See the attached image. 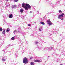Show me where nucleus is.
Returning a JSON list of instances; mask_svg holds the SVG:
<instances>
[{
    "mask_svg": "<svg viewBox=\"0 0 65 65\" xmlns=\"http://www.w3.org/2000/svg\"><path fill=\"white\" fill-rule=\"evenodd\" d=\"M22 6L23 7L25 10H28V9H31V6L30 5L28 4H25L23 3L22 4Z\"/></svg>",
    "mask_w": 65,
    "mask_h": 65,
    "instance_id": "obj_1",
    "label": "nucleus"
},
{
    "mask_svg": "<svg viewBox=\"0 0 65 65\" xmlns=\"http://www.w3.org/2000/svg\"><path fill=\"white\" fill-rule=\"evenodd\" d=\"M29 62V60L27 59V58L25 57L23 60V62L24 64H27Z\"/></svg>",
    "mask_w": 65,
    "mask_h": 65,
    "instance_id": "obj_2",
    "label": "nucleus"
},
{
    "mask_svg": "<svg viewBox=\"0 0 65 65\" xmlns=\"http://www.w3.org/2000/svg\"><path fill=\"white\" fill-rule=\"evenodd\" d=\"M64 14L63 13H62L60 15H58V18L59 19H60L61 20H62L63 21L64 20V19L63 18H63L64 17Z\"/></svg>",
    "mask_w": 65,
    "mask_h": 65,
    "instance_id": "obj_3",
    "label": "nucleus"
},
{
    "mask_svg": "<svg viewBox=\"0 0 65 65\" xmlns=\"http://www.w3.org/2000/svg\"><path fill=\"white\" fill-rule=\"evenodd\" d=\"M47 23L49 25H52V23L50 21V20H47Z\"/></svg>",
    "mask_w": 65,
    "mask_h": 65,
    "instance_id": "obj_4",
    "label": "nucleus"
},
{
    "mask_svg": "<svg viewBox=\"0 0 65 65\" xmlns=\"http://www.w3.org/2000/svg\"><path fill=\"white\" fill-rule=\"evenodd\" d=\"M9 18H13V16L12 15V14H11L9 15Z\"/></svg>",
    "mask_w": 65,
    "mask_h": 65,
    "instance_id": "obj_5",
    "label": "nucleus"
},
{
    "mask_svg": "<svg viewBox=\"0 0 65 65\" xmlns=\"http://www.w3.org/2000/svg\"><path fill=\"white\" fill-rule=\"evenodd\" d=\"M12 9H13V8H17V5H12Z\"/></svg>",
    "mask_w": 65,
    "mask_h": 65,
    "instance_id": "obj_6",
    "label": "nucleus"
},
{
    "mask_svg": "<svg viewBox=\"0 0 65 65\" xmlns=\"http://www.w3.org/2000/svg\"><path fill=\"white\" fill-rule=\"evenodd\" d=\"M18 32H18L19 33H20V32L21 31V28L19 27L18 29L17 30Z\"/></svg>",
    "mask_w": 65,
    "mask_h": 65,
    "instance_id": "obj_7",
    "label": "nucleus"
},
{
    "mask_svg": "<svg viewBox=\"0 0 65 65\" xmlns=\"http://www.w3.org/2000/svg\"><path fill=\"white\" fill-rule=\"evenodd\" d=\"M24 11V10L23 9H20V12L21 13H23Z\"/></svg>",
    "mask_w": 65,
    "mask_h": 65,
    "instance_id": "obj_8",
    "label": "nucleus"
},
{
    "mask_svg": "<svg viewBox=\"0 0 65 65\" xmlns=\"http://www.w3.org/2000/svg\"><path fill=\"white\" fill-rule=\"evenodd\" d=\"M38 48L39 49V51H40V50H41V49H42V47L39 46L38 47Z\"/></svg>",
    "mask_w": 65,
    "mask_h": 65,
    "instance_id": "obj_9",
    "label": "nucleus"
},
{
    "mask_svg": "<svg viewBox=\"0 0 65 65\" xmlns=\"http://www.w3.org/2000/svg\"><path fill=\"white\" fill-rule=\"evenodd\" d=\"M46 2H47L48 3H49L50 4H52V3H51V2H50L48 0H46Z\"/></svg>",
    "mask_w": 65,
    "mask_h": 65,
    "instance_id": "obj_10",
    "label": "nucleus"
},
{
    "mask_svg": "<svg viewBox=\"0 0 65 65\" xmlns=\"http://www.w3.org/2000/svg\"><path fill=\"white\" fill-rule=\"evenodd\" d=\"M42 27H41L39 29V31H42Z\"/></svg>",
    "mask_w": 65,
    "mask_h": 65,
    "instance_id": "obj_11",
    "label": "nucleus"
},
{
    "mask_svg": "<svg viewBox=\"0 0 65 65\" xmlns=\"http://www.w3.org/2000/svg\"><path fill=\"white\" fill-rule=\"evenodd\" d=\"M15 56L16 57H18V54L17 53H15Z\"/></svg>",
    "mask_w": 65,
    "mask_h": 65,
    "instance_id": "obj_12",
    "label": "nucleus"
},
{
    "mask_svg": "<svg viewBox=\"0 0 65 65\" xmlns=\"http://www.w3.org/2000/svg\"><path fill=\"white\" fill-rule=\"evenodd\" d=\"M6 32H7V33L9 32V29H8L6 31Z\"/></svg>",
    "mask_w": 65,
    "mask_h": 65,
    "instance_id": "obj_13",
    "label": "nucleus"
},
{
    "mask_svg": "<svg viewBox=\"0 0 65 65\" xmlns=\"http://www.w3.org/2000/svg\"><path fill=\"white\" fill-rule=\"evenodd\" d=\"M31 65H35V63L33 62H31L30 63Z\"/></svg>",
    "mask_w": 65,
    "mask_h": 65,
    "instance_id": "obj_14",
    "label": "nucleus"
},
{
    "mask_svg": "<svg viewBox=\"0 0 65 65\" xmlns=\"http://www.w3.org/2000/svg\"><path fill=\"white\" fill-rule=\"evenodd\" d=\"M5 30H4L2 32L3 34H5Z\"/></svg>",
    "mask_w": 65,
    "mask_h": 65,
    "instance_id": "obj_15",
    "label": "nucleus"
},
{
    "mask_svg": "<svg viewBox=\"0 0 65 65\" xmlns=\"http://www.w3.org/2000/svg\"><path fill=\"white\" fill-rule=\"evenodd\" d=\"M37 62H38L39 63H40L41 62V61H40L39 60H37Z\"/></svg>",
    "mask_w": 65,
    "mask_h": 65,
    "instance_id": "obj_16",
    "label": "nucleus"
},
{
    "mask_svg": "<svg viewBox=\"0 0 65 65\" xmlns=\"http://www.w3.org/2000/svg\"><path fill=\"white\" fill-rule=\"evenodd\" d=\"M40 24H42V25H44L45 24L44 23L41 22H40Z\"/></svg>",
    "mask_w": 65,
    "mask_h": 65,
    "instance_id": "obj_17",
    "label": "nucleus"
},
{
    "mask_svg": "<svg viewBox=\"0 0 65 65\" xmlns=\"http://www.w3.org/2000/svg\"><path fill=\"white\" fill-rule=\"evenodd\" d=\"M11 40H14V37H13L11 38Z\"/></svg>",
    "mask_w": 65,
    "mask_h": 65,
    "instance_id": "obj_18",
    "label": "nucleus"
},
{
    "mask_svg": "<svg viewBox=\"0 0 65 65\" xmlns=\"http://www.w3.org/2000/svg\"><path fill=\"white\" fill-rule=\"evenodd\" d=\"M2 61H3V62H4V61H5V59H4L3 58L2 59Z\"/></svg>",
    "mask_w": 65,
    "mask_h": 65,
    "instance_id": "obj_19",
    "label": "nucleus"
},
{
    "mask_svg": "<svg viewBox=\"0 0 65 65\" xmlns=\"http://www.w3.org/2000/svg\"><path fill=\"white\" fill-rule=\"evenodd\" d=\"M58 12L59 13H62V11L61 10H59Z\"/></svg>",
    "mask_w": 65,
    "mask_h": 65,
    "instance_id": "obj_20",
    "label": "nucleus"
},
{
    "mask_svg": "<svg viewBox=\"0 0 65 65\" xmlns=\"http://www.w3.org/2000/svg\"><path fill=\"white\" fill-rule=\"evenodd\" d=\"M18 1H19V0H14V2H18Z\"/></svg>",
    "mask_w": 65,
    "mask_h": 65,
    "instance_id": "obj_21",
    "label": "nucleus"
},
{
    "mask_svg": "<svg viewBox=\"0 0 65 65\" xmlns=\"http://www.w3.org/2000/svg\"><path fill=\"white\" fill-rule=\"evenodd\" d=\"M35 43L36 44H37V43H38V42H35Z\"/></svg>",
    "mask_w": 65,
    "mask_h": 65,
    "instance_id": "obj_22",
    "label": "nucleus"
},
{
    "mask_svg": "<svg viewBox=\"0 0 65 65\" xmlns=\"http://www.w3.org/2000/svg\"><path fill=\"white\" fill-rule=\"evenodd\" d=\"M2 31V28H0V31Z\"/></svg>",
    "mask_w": 65,
    "mask_h": 65,
    "instance_id": "obj_23",
    "label": "nucleus"
},
{
    "mask_svg": "<svg viewBox=\"0 0 65 65\" xmlns=\"http://www.w3.org/2000/svg\"><path fill=\"white\" fill-rule=\"evenodd\" d=\"M28 26L29 27H30L31 26V25H30V24H28Z\"/></svg>",
    "mask_w": 65,
    "mask_h": 65,
    "instance_id": "obj_24",
    "label": "nucleus"
},
{
    "mask_svg": "<svg viewBox=\"0 0 65 65\" xmlns=\"http://www.w3.org/2000/svg\"><path fill=\"white\" fill-rule=\"evenodd\" d=\"M13 32H14V34H15V33H16V30H15L14 31H13Z\"/></svg>",
    "mask_w": 65,
    "mask_h": 65,
    "instance_id": "obj_25",
    "label": "nucleus"
},
{
    "mask_svg": "<svg viewBox=\"0 0 65 65\" xmlns=\"http://www.w3.org/2000/svg\"><path fill=\"white\" fill-rule=\"evenodd\" d=\"M34 61L35 62H37V60H35Z\"/></svg>",
    "mask_w": 65,
    "mask_h": 65,
    "instance_id": "obj_26",
    "label": "nucleus"
},
{
    "mask_svg": "<svg viewBox=\"0 0 65 65\" xmlns=\"http://www.w3.org/2000/svg\"><path fill=\"white\" fill-rule=\"evenodd\" d=\"M3 51L4 52H5V50L4 49H3Z\"/></svg>",
    "mask_w": 65,
    "mask_h": 65,
    "instance_id": "obj_27",
    "label": "nucleus"
},
{
    "mask_svg": "<svg viewBox=\"0 0 65 65\" xmlns=\"http://www.w3.org/2000/svg\"><path fill=\"white\" fill-rule=\"evenodd\" d=\"M33 58V57H31L30 58V60H32V58Z\"/></svg>",
    "mask_w": 65,
    "mask_h": 65,
    "instance_id": "obj_28",
    "label": "nucleus"
},
{
    "mask_svg": "<svg viewBox=\"0 0 65 65\" xmlns=\"http://www.w3.org/2000/svg\"><path fill=\"white\" fill-rule=\"evenodd\" d=\"M29 13H32V11H31Z\"/></svg>",
    "mask_w": 65,
    "mask_h": 65,
    "instance_id": "obj_29",
    "label": "nucleus"
},
{
    "mask_svg": "<svg viewBox=\"0 0 65 65\" xmlns=\"http://www.w3.org/2000/svg\"><path fill=\"white\" fill-rule=\"evenodd\" d=\"M51 49H53V47H51Z\"/></svg>",
    "mask_w": 65,
    "mask_h": 65,
    "instance_id": "obj_30",
    "label": "nucleus"
},
{
    "mask_svg": "<svg viewBox=\"0 0 65 65\" xmlns=\"http://www.w3.org/2000/svg\"><path fill=\"white\" fill-rule=\"evenodd\" d=\"M5 18H6V15H5V16L4 17Z\"/></svg>",
    "mask_w": 65,
    "mask_h": 65,
    "instance_id": "obj_31",
    "label": "nucleus"
},
{
    "mask_svg": "<svg viewBox=\"0 0 65 65\" xmlns=\"http://www.w3.org/2000/svg\"><path fill=\"white\" fill-rule=\"evenodd\" d=\"M50 57V56H48V58H49V57Z\"/></svg>",
    "mask_w": 65,
    "mask_h": 65,
    "instance_id": "obj_32",
    "label": "nucleus"
},
{
    "mask_svg": "<svg viewBox=\"0 0 65 65\" xmlns=\"http://www.w3.org/2000/svg\"><path fill=\"white\" fill-rule=\"evenodd\" d=\"M38 12V13H39V12Z\"/></svg>",
    "mask_w": 65,
    "mask_h": 65,
    "instance_id": "obj_33",
    "label": "nucleus"
},
{
    "mask_svg": "<svg viewBox=\"0 0 65 65\" xmlns=\"http://www.w3.org/2000/svg\"><path fill=\"white\" fill-rule=\"evenodd\" d=\"M25 50H26V48H25Z\"/></svg>",
    "mask_w": 65,
    "mask_h": 65,
    "instance_id": "obj_34",
    "label": "nucleus"
},
{
    "mask_svg": "<svg viewBox=\"0 0 65 65\" xmlns=\"http://www.w3.org/2000/svg\"><path fill=\"white\" fill-rule=\"evenodd\" d=\"M32 35H30V36H32Z\"/></svg>",
    "mask_w": 65,
    "mask_h": 65,
    "instance_id": "obj_35",
    "label": "nucleus"
},
{
    "mask_svg": "<svg viewBox=\"0 0 65 65\" xmlns=\"http://www.w3.org/2000/svg\"><path fill=\"white\" fill-rule=\"evenodd\" d=\"M8 0H6V1H8Z\"/></svg>",
    "mask_w": 65,
    "mask_h": 65,
    "instance_id": "obj_36",
    "label": "nucleus"
},
{
    "mask_svg": "<svg viewBox=\"0 0 65 65\" xmlns=\"http://www.w3.org/2000/svg\"><path fill=\"white\" fill-rule=\"evenodd\" d=\"M22 53H24V52H22Z\"/></svg>",
    "mask_w": 65,
    "mask_h": 65,
    "instance_id": "obj_37",
    "label": "nucleus"
},
{
    "mask_svg": "<svg viewBox=\"0 0 65 65\" xmlns=\"http://www.w3.org/2000/svg\"><path fill=\"white\" fill-rule=\"evenodd\" d=\"M4 53H6H6H5V52H4Z\"/></svg>",
    "mask_w": 65,
    "mask_h": 65,
    "instance_id": "obj_38",
    "label": "nucleus"
},
{
    "mask_svg": "<svg viewBox=\"0 0 65 65\" xmlns=\"http://www.w3.org/2000/svg\"><path fill=\"white\" fill-rule=\"evenodd\" d=\"M50 35H52V34H51Z\"/></svg>",
    "mask_w": 65,
    "mask_h": 65,
    "instance_id": "obj_39",
    "label": "nucleus"
},
{
    "mask_svg": "<svg viewBox=\"0 0 65 65\" xmlns=\"http://www.w3.org/2000/svg\"><path fill=\"white\" fill-rule=\"evenodd\" d=\"M64 64H65V63H64Z\"/></svg>",
    "mask_w": 65,
    "mask_h": 65,
    "instance_id": "obj_40",
    "label": "nucleus"
}]
</instances>
